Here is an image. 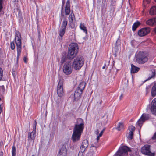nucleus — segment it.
<instances>
[{
	"mask_svg": "<svg viewBox=\"0 0 156 156\" xmlns=\"http://www.w3.org/2000/svg\"><path fill=\"white\" fill-rule=\"evenodd\" d=\"M67 24V21L66 20H64L62 23L61 28L66 29V27Z\"/></svg>",
	"mask_w": 156,
	"mask_h": 156,
	"instance_id": "30",
	"label": "nucleus"
},
{
	"mask_svg": "<svg viewBox=\"0 0 156 156\" xmlns=\"http://www.w3.org/2000/svg\"><path fill=\"white\" fill-rule=\"evenodd\" d=\"M149 13L151 15H156V6L154 5L151 7Z\"/></svg>",
	"mask_w": 156,
	"mask_h": 156,
	"instance_id": "20",
	"label": "nucleus"
},
{
	"mask_svg": "<svg viewBox=\"0 0 156 156\" xmlns=\"http://www.w3.org/2000/svg\"><path fill=\"white\" fill-rule=\"evenodd\" d=\"M75 17V16L73 13V12L72 11V12L71 13V14L69 15V22L70 23V26L71 27H73V17Z\"/></svg>",
	"mask_w": 156,
	"mask_h": 156,
	"instance_id": "21",
	"label": "nucleus"
},
{
	"mask_svg": "<svg viewBox=\"0 0 156 156\" xmlns=\"http://www.w3.org/2000/svg\"><path fill=\"white\" fill-rule=\"evenodd\" d=\"M2 0H0V5H2Z\"/></svg>",
	"mask_w": 156,
	"mask_h": 156,
	"instance_id": "52",
	"label": "nucleus"
},
{
	"mask_svg": "<svg viewBox=\"0 0 156 156\" xmlns=\"http://www.w3.org/2000/svg\"><path fill=\"white\" fill-rule=\"evenodd\" d=\"M70 12V3L69 0L67 1L65 6V13L66 15L69 14Z\"/></svg>",
	"mask_w": 156,
	"mask_h": 156,
	"instance_id": "16",
	"label": "nucleus"
},
{
	"mask_svg": "<svg viewBox=\"0 0 156 156\" xmlns=\"http://www.w3.org/2000/svg\"><path fill=\"white\" fill-rule=\"evenodd\" d=\"M80 28L82 30H83L84 32L86 34L87 33V30L86 27L84 26L83 24L81 23L80 26Z\"/></svg>",
	"mask_w": 156,
	"mask_h": 156,
	"instance_id": "26",
	"label": "nucleus"
},
{
	"mask_svg": "<svg viewBox=\"0 0 156 156\" xmlns=\"http://www.w3.org/2000/svg\"><path fill=\"white\" fill-rule=\"evenodd\" d=\"M82 93V92L76 89L74 95V100L76 101L79 100L81 98Z\"/></svg>",
	"mask_w": 156,
	"mask_h": 156,
	"instance_id": "14",
	"label": "nucleus"
},
{
	"mask_svg": "<svg viewBox=\"0 0 156 156\" xmlns=\"http://www.w3.org/2000/svg\"><path fill=\"white\" fill-rule=\"evenodd\" d=\"M3 153H2V154H2V155H3Z\"/></svg>",
	"mask_w": 156,
	"mask_h": 156,
	"instance_id": "59",
	"label": "nucleus"
},
{
	"mask_svg": "<svg viewBox=\"0 0 156 156\" xmlns=\"http://www.w3.org/2000/svg\"><path fill=\"white\" fill-rule=\"evenodd\" d=\"M73 66L71 61L67 62L65 63L63 70L64 73L67 75L70 74L72 72Z\"/></svg>",
	"mask_w": 156,
	"mask_h": 156,
	"instance_id": "8",
	"label": "nucleus"
},
{
	"mask_svg": "<svg viewBox=\"0 0 156 156\" xmlns=\"http://www.w3.org/2000/svg\"><path fill=\"white\" fill-rule=\"evenodd\" d=\"M129 129L130 130V132H133L135 130V128L132 125L129 127Z\"/></svg>",
	"mask_w": 156,
	"mask_h": 156,
	"instance_id": "33",
	"label": "nucleus"
},
{
	"mask_svg": "<svg viewBox=\"0 0 156 156\" xmlns=\"http://www.w3.org/2000/svg\"><path fill=\"white\" fill-rule=\"evenodd\" d=\"M150 146L148 145H145L141 148V152L142 153L149 156H154V153L151 152L150 148Z\"/></svg>",
	"mask_w": 156,
	"mask_h": 156,
	"instance_id": "9",
	"label": "nucleus"
},
{
	"mask_svg": "<svg viewBox=\"0 0 156 156\" xmlns=\"http://www.w3.org/2000/svg\"><path fill=\"white\" fill-rule=\"evenodd\" d=\"M3 8L2 5H0V12H1Z\"/></svg>",
	"mask_w": 156,
	"mask_h": 156,
	"instance_id": "44",
	"label": "nucleus"
},
{
	"mask_svg": "<svg viewBox=\"0 0 156 156\" xmlns=\"http://www.w3.org/2000/svg\"><path fill=\"white\" fill-rule=\"evenodd\" d=\"M32 156H34V155H32Z\"/></svg>",
	"mask_w": 156,
	"mask_h": 156,
	"instance_id": "61",
	"label": "nucleus"
},
{
	"mask_svg": "<svg viewBox=\"0 0 156 156\" xmlns=\"http://www.w3.org/2000/svg\"><path fill=\"white\" fill-rule=\"evenodd\" d=\"M131 73H135L138 72L140 69V68L135 66L133 64H131Z\"/></svg>",
	"mask_w": 156,
	"mask_h": 156,
	"instance_id": "18",
	"label": "nucleus"
},
{
	"mask_svg": "<svg viewBox=\"0 0 156 156\" xmlns=\"http://www.w3.org/2000/svg\"><path fill=\"white\" fill-rule=\"evenodd\" d=\"M103 131H101L98 135V136H101L103 134Z\"/></svg>",
	"mask_w": 156,
	"mask_h": 156,
	"instance_id": "43",
	"label": "nucleus"
},
{
	"mask_svg": "<svg viewBox=\"0 0 156 156\" xmlns=\"http://www.w3.org/2000/svg\"><path fill=\"white\" fill-rule=\"evenodd\" d=\"M33 133L35 134L36 135V126H34L33 127V131L32 132Z\"/></svg>",
	"mask_w": 156,
	"mask_h": 156,
	"instance_id": "38",
	"label": "nucleus"
},
{
	"mask_svg": "<svg viewBox=\"0 0 156 156\" xmlns=\"http://www.w3.org/2000/svg\"><path fill=\"white\" fill-rule=\"evenodd\" d=\"M123 97V95L122 94H121V96H120V98H119V99L120 100H121L122 98Z\"/></svg>",
	"mask_w": 156,
	"mask_h": 156,
	"instance_id": "50",
	"label": "nucleus"
},
{
	"mask_svg": "<svg viewBox=\"0 0 156 156\" xmlns=\"http://www.w3.org/2000/svg\"><path fill=\"white\" fill-rule=\"evenodd\" d=\"M150 72L151 73L150 74V76L146 80H149L151 78L154 77L155 76V73L154 70H151Z\"/></svg>",
	"mask_w": 156,
	"mask_h": 156,
	"instance_id": "23",
	"label": "nucleus"
},
{
	"mask_svg": "<svg viewBox=\"0 0 156 156\" xmlns=\"http://www.w3.org/2000/svg\"><path fill=\"white\" fill-rule=\"evenodd\" d=\"M65 0H62V10H61V14H62V9L63 8V6H64V3H65Z\"/></svg>",
	"mask_w": 156,
	"mask_h": 156,
	"instance_id": "36",
	"label": "nucleus"
},
{
	"mask_svg": "<svg viewBox=\"0 0 156 156\" xmlns=\"http://www.w3.org/2000/svg\"><path fill=\"white\" fill-rule=\"evenodd\" d=\"M155 0V1L156 2V0Z\"/></svg>",
	"mask_w": 156,
	"mask_h": 156,
	"instance_id": "60",
	"label": "nucleus"
},
{
	"mask_svg": "<svg viewBox=\"0 0 156 156\" xmlns=\"http://www.w3.org/2000/svg\"><path fill=\"white\" fill-rule=\"evenodd\" d=\"M93 147H95V149H96V147L94 146V145L93 144L91 145V148Z\"/></svg>",
	"mask_w": 156,
	"mask_h": 156,
	"instance_id": "47",
	"label": "nucleus"
},
{
	"mask_svg": "<svg viewBox=\"0 0 156 156\" xmlns=\"http://www.w3.org/2000/svg\"><path fill=\"white\" fill-rule=\"evenodd\" d=\"M102 102V100L101 99L100 100V101H99L97 102V103H98L100 105H101Z\"/></svg>",
	"mask_w": 156,
	"mask_h": 156,
	"instance_id": "42",
	"label": "nucleus"
},
{
	"mask_svg": "<svg viewBox=\"0 0 156 156\" xmlns=\"http://www.w3.org/2000/svg\"><path fill=\"white\" fill-rule=\"evenodd\" d=\"M84 59L81 56H78L74 59L72 65L74 69L78 70L83 66L84 64Z\"/></svg>",
	"mask_w": 156,
	"mask_h": 156,
	"instance_id": "4",
	"label": "nucleus"
},
{
	"mask_svg": "<svg viewBox=\"0 0 156 156\" xmlns=\"http://www.w3.org/2000/svg\"><path fill=\"white\" fill-rule=\"evenodd\" d=\"M99 129H98L96 130L95 131V133L97 135H98L99 133Z\"/></svg>",
	"mask_w": 156,
	"mask_h": 156,
	"instance_id": "41",
	"label": "nucleus"
},
{
	"mask_svg": "<svg viewBox=\"0 0 156 156\" xmlns=\"http://www.w3.org/2000/svg\"><path fill=\"white\" fill-rule=\"evenodd\" d=\"M3 153H2V154H2V155H3Z\"/></svg>",
	"mask_w": 156,
	"mask_h": 156,
	"instance_id": "58",
	"label": "nucleus"
},
{
	"mask_svg": "<svg viewBox=\"0 0 156 156\" xmlns=\"http://www.w3.org/2000/svg\"><path fill=\"white\" fill-rule=\"evenodd\" d=\"M15 41L16 44L17 51V62H18L21 51V37L20 33L18 31L15 32Z\"/></svg>",
	"mask_w": 156,
	"mask_h": 156,
	"instance_id": "3",
	"label": "nucleus"
},
{
	"mask_svg": "<svg viewBox=\"0 0 156 156\" xmlns=\"http://www.w3.org/2000/svg\"><path fill=\"white\" fill-rule=\"evenodd\" d=\"M78 46L77 44L75 43H71L69 47L67 55L69 59H73L77 55L78 51Z\"/></svg>",
	"mask_w": 156,
	"mask_h": 156,
	"instance_id": "2",
	"label": "nucleus"
},
{
	"mask_svg": "<svg viewBox=\"0 0 156 156\" xmlns=\"http://www.w3.org/2000/svg\"><path fill=\"white\" fill-rule=\"evenodd\" d=\"M0 90H2V91L4 92L5 91L4 87L3 86H1L0 87Z\"/></svg>",
	"mask_w": 156,
	"mask_h": 156,
	"instance_id": "39",
	"label": "nucleus"
},
{
	"mask_svg": "<svg viewBox=\"0 0 156 156\" xmlns=\"http://www.w3.org/2000/svg\"><path fill=\"white\" fill-rule=\"evenodd\" d=\"M124 128V125L123 123L120 122L119 123L118 126L116 128L119 131H120Z\"/></svg>",
	"mask_w": 156,
	"mask_h": 156,
	"instance_id": "28",
	"label": "nucleus"
},
{
	"mask_svg": "<svg viewBox=\"0 0 156 156\" xmlns=\"http://www.w3.org/2000/svg\"><path fill=\"white\" fill-rule=\"evenodd\" d=\"M11 45V48L12 50L14 49L15 48V45L14 43L13 42H12L10 44Z\"/></svg>",
	"mask_w": 156,
	"mask_h": 156,
	"instance_id": "34",
	"label": "nucleus"
},
{
	"mask_svg": "<svg viewBox=\"0 0 156 156\" xmlns=\"http://www.w3.org/2000/svg\"><path fill=\"white\" fill-rule=\"evenodd\" d=\"M152 103L153 105L151 106V112L153 114L156 115V98L152 100Z\"/></svg>",
	"mask_w": 156,
	"mask_h": 156,
	"instance_id": "15",
	"label": "nucleus"
},
{
	"mask_svg": "<svg viewBox=\"0 0 156 156\" xmlns=\"http://www.w3.org/2000/svg\"><path fill=\"white\" fill-rule=\"evenodd\" d=\"M100 136H98L97 138V141H98L99 140V138H100Z\"/></svg>",
	"mask_w": 156,
	"mask_h": 156,
	"instance_id": "48",
	"label": "nucleus"
},
{
	"mask_svg": "<svg viewBox=\"0 0 156 156\" xmlns=\"http://www.w3.org/2000/svg\"><path fill=\"white\" fill-rule=\"evenodd\" d=\"M27 58L26 57H24L23 59V60L24 61V62L26 63H27V61H26Z\"/></svg>",
	"mask_w": 156,
	"mask_h": 156,
	"instance_id": "45",
	"label": "nucleus"
},
{
	"mask_svg": "<svg viewBox=\"0 0 156 156\" xmlns=\"http://www.w3.org/2000/svg\"><path fill=\"white\" fill-rule=\"evenodd\" d=\"M66 148L65 147L63 146L59 150L57 156H66Z\"/></svg>",
	"mask_w": 156,
	"mask_h": 156,
	"instance_id": "13",
	"label": "nucleus"
},
{
	"mask_svg": "<svg viewBox=\"0 0 156 156\" xmlns=\"http://www.w3.org/2000/svg\"><path fill=\"white\" fill-rule=\"evenodd\" d=\"M65 30L66 29L60 28L59 32V35L60 37H62L64 35L65 32Z\"/></svg>",
	"mask_w": 156,
	"mask_h": 156,
	"instance_id": "27",
	"label": "nucleus"
},
{
	"mask_svg": "<svg viewBox=\"0 0 156 156\" xmlns=\"http://www.w3.org/2000/svg\"><path fill=\"white\" fill-rule=\"evenodd\" d=\"M130 148L126 146L120 147L115 154V156H125L127 155L128 151H131Z\"/></svg>",
	"mask_w": 156,
	"mask_h": 156,
	"instance_id": "6",
	"label": "nucleus"
},
{
	"mask_svg": "<svg viewBox=\"0 0 156 156\" xmlns=\"http://www.w3.org/2000/svg\"><path fill=\"white\" fill-rule=\"evenodd\" d=\"M129 135L128 138L130 140H131L133 139V132H129Z\"/></svg>",
	"mask_w": 156,
	"mask_h": 156,
	"instance_id": "32",
	"label": "nucleus"
},
{
	"mask_svg": "<svg viewBox=\"0 0 156 156\" xmlns=\"http://www.w3.org/2000/svg\"><path fill=\"white\" fill-rule=\"evenodd\" d=\"M154 31L155 33H156V27L154 29Z\"/></svg>",
	"mask_w": 156,
	"mask_h": 156,
	"instance_id": "54",
	"label": "nucleus"
},
{
	"mask_svg": "<svg viewBox=\"0 0 156 156\" xmlns=\"http://www.w3.org/2000/svg\"><path fill=\"white\" fill-rule=\"evenodd\" d=\"M105 128H104V129H103V130H102L101 131H103V132H104V131H105Z\"/></svg>",
	"mask_w": 156,
	"mask_h": 156,
	"instance_id": "56",
	"label": "nucleus"
},
{
	"mask_svg": "<svg viewBox=\"0 0 156 156\" xmlns=\"http://www.w3.org/2000/svg\"><path fill=\"white\" fill-rule=\"evenodd\" d=\"M119 41H120V40L119 39H118L116 41V45H118V44H117V42H119Z\"/></svg>",
	"mask_w": 156,
	"mask_h": 156,
	"instance_id": "46",
	"label": "nucleus"
},
{
	"mask_svg": "<svg viewBox=\"0 0 156 156\" xmlns=\"http://www.w3.org/2000/svg\"><path fill=\"white\" fill-rule=\"evenodd\" d=\"M11 0L13 2H16L17 1V0Z\"/></svg>",
	"mask_w": 156,
	"mask_h": 156,
	"instance_id": "51",
	"label": "nucleus"
},
{
	"mask_svg": "<svg viewBox=\"0 0 156 156\" xmlns=\"http://www.w3.org/2000/svg\"><path fill=\"white\" fill-rule=\"evenodd\" d=\"M104 68H105V66H104L102 67V69H104Z\"/></svg>",
	"mask_w": 156,
	"mask_h": 156,
	"instance_id": "57",
	"label": "nucleus"
},
{
	"mask_svg": "<svg viewBox=\"0 0 156 156\" xmlns=\"http://www.w3.org/2000/svg\"><path fill=\"white\" fill-rule=\"evenodd\" d=\"M116 0H111V5L112 6H115V4Z\"/></svg>",
	"mask_w": 156,
	"mask_h": 156,
	"instance_id": "37",
	"label": "nucleus"
},
{
	"mask_svg": "<svg viewBox=\"0 0 156 156\" xmlns=\"http://www.w3.org/2000/svg\"><path fill=\"white\" fill-rule=\"evenodd\" d=\"M151 93L152 96H154L156 95V82L152 87Z\"/></svg>",
	"mask_w": 156,
	"mask_h": 156,
	"instance_id": "22",
	"label": "nucleus"
},
{
	"mask_svg": "<svg viewBox=\"0 0 156 156\" xmlns=\"http://www.w3.org/2000/svg\"><path fill=\"white\" fill-rule=\"evenodd\" d=\"M146 23L151 26L156 25V18L155 17L149 19L146 21Z\"/></svg>",
	"mask_w": 156,
	"mask_h": 156,
	"instance_id": "17",
	"label": "nucleus"
},
{
	"mask_svg": "<svg viewBox=\"0 0 156 156\" xmlns=\"http://www.w3.org/2000/svg\"><path fill=\"white\" fill-rule=\"evenodd\" d=\"M3 72L2 69L0 68V80H1L3 76Z\"/></svg>",
	"mask_w": 156,
	"mask_h": 156,
	"instance_id": "35",
	"label": "nucleus"
},
{
	"mask_svg": "<svg viewBox=\"0 0 156 156\" xmlns=\"http://www.w3.org/2000/svg\"><path fill=\"white\" fill-rule=\"evenodd\" d=\"M140 25V23L139 22L137 21L136 22H135L133 25L132 30L133 31H135Z\"/></svg>",
	"mask_w": 156,
	"mask_h": 156,
	"instance_id": "24",
	"label": "nucleus"
},
{
	"mask_svg": "<svg viewBox=\"0 0 156 156\" xmlns=\"http://www.w3.org/2000/svg\"><path fill=\"white\" fill-rule=\"evenodd\" d=\"M84 128V122L81 118H78L74 125L72 136V139L74 143L78 141Z\"/></svg>",
	"mask_w": 156,
	"mask_h": 156,
	"instance_id": "1",
	"label": "nucleus"
},
{
	"mask_svg": "<svg viewBox=\"0 0 156 156\" xmlns=\"http://www.w3.org/2000/svg\"><path fill=\"white\" fill-rule=\"evenodd\" d=\"M89 145L88 141L87 140H84L83 141L81 146L80 151L83 153L86 149L87 147Z\"/></svg>",
	"mask_w": 156,
	"mask_h": 156,
	"instance_id": "12",
	"label": "nucleus"
},
{
	"mask_svg": "<svg viewBox=\"0 0 156 156\" xmlns=\"http://www.w3.org/2000/svg\"><path fill=\"white\" fill-rule=\"evenodd\" d=\"M86 83L84 82H81L79 85L77 89L83 92L85 88Z\"/></svg>",
	"mask_w": 156,
	"mask_h": 156,
	"instance_id": "19",
	"label": "nucleus"
},
{
	"mask_svg": "<svg viewBox=\"0 0 156 156\" xmlns=\"http://www.w3.org/2000/svg\"><path fill=\"white\" fill-rule=\"evenodd\" d=\"M1 100V98H0V100Z\"/></svg>",
	"mask_w": 156,
	"mask_h": 156,
	"instance_id": "62",
	"label": "nucleus"
},
{
	"mask_svg": "<svg viewBox=\"0 0 156 156\" xmlns=\"http://www.w3.org/2000/svg\"><path fill=\"white\" fill-rule=\"evenodd\" d=\"M63 79L61 77L58 78V83L57 87V91L58 96L61 97L63 96L64 94L63 88Z\"/></svg>",
	"mask_w": 156,
	"mask_h": 156,
	"instance_id": "7",
	"label": "nucleus"
},
{
	"mask_svg": "<svg viewBox=\"0 0 156 156\" xmlns=\"http://www.w3.org/2000/svg\"><path fill=\"white\" fill-rule=\"evenodd\" d=\"M97 126H100V127H101V124H100V123H99L97 125Z\"/></svg>",
	"mask_w": 156,
	"mask_h": 156,
	"instance_id": "55",
	"label": "nucleus"
},
{
	"mask_svg": "<svg viewBox=\"0 0 156 156\" xmlns=\"http://www.w3.org/2000/svg\"><path fill=\"white\" fill-rule=\"evenodd\" d=\"M150 31L149 27H145L140 29L138 31V34L139 36L143 37L148 34Z\"/></svg>",
	"mask_w": 156,
	"mask_h": 156,
	"instance_id": "11",
	"label": "nucleus"
},
{
	"mask_svg": "<svg viewBox=\"0 0 156 156\" xmlns=\"http://www.w3.org/2000/svg\"><path fill=\"white\" fill-rule=\"evenodd\" d=\"M36 136V135L34 133L31 132V133H29L28 134V140H34Z\"/></svg>",
	"mask_w": 156,
	"mask_h": 156,
	"instance_id": "25",
	"label": "nucleus"
},
{
	"mask_svg": "<svg viewBox=\"0 0 156 156\" xmlns=\"http://www.w3.org/2000/svg\"><path fill=\"white\" fill-rule=\"evenodd\" d=\"M136 59L137 63L139 64H143L146 62L148 59L145 52L140 51L137 54Z\"/></svg>",
	"mask_w": 156,
	"mask_h": 156,
	"instance_id": "5",
	"label": "nucleus"
},
{
	"mask_svg": "<svg viewBox=\"0 0 156 156\" xmlns=\"http://www.w3.org/2000/svg\"><path fill=\"white\" fill-rule=\"evenodd\" d=\"M150 115L148 114H143L137 122L138 125L141 128L143 122L150 117Z\"/></svg>",
	"mask_w": 156,
	"mask_h": 156,
	"instance_id": "10",
	"label": "nucleus"
},
{
	"mask_svg": "<svg viewBox=\"0 0 156 156\" xmlns=\"http://www.w3.org/2000/svg\"><path fill=\"white\" fill-rule=\"evenodd\" d=\"M16 149L15 147L14 146H13L12 147V156H16Z\"/></svg>",
	"mask_w": 156,
	"mask_h": 156,
	"instance_id": "31",
	"label": "nucleus"
},
{
	"mask_svg": "<svg viewBox=\"0 0 156 156\" xmlns=\"http://www.w3.org/2000/svg\"><path fill=\"white\" fill-rule=\"evenodd\" d=\"M67 57L66 55L64 54V55H63V56L61 58V62L62 64H63L66 61V59H67Z\"/></svg>",
	"mask_w": 156,
	"mask_h": 156,
	"instance_id": "29",
	"label": "nucleus"
},
{
	"mask_svg": "<svg viewBox=\"0 0 156 156\" xmlns=\"http://www.w3.org/2000/svg\"><path fill=\"white\" fill-rule=\"evenodd\" d=\"M35 124H34V126H36V125H37V122L36 121H35Z\"/></svg>",
	"mask_w": 156,
	"mask_h": 156,
	"instance_id": "53",
	"label": "nucleus"
},
{
	"mask_svg": "<svg viewBox=\"0 0 156 156\" xmlns=\"http://www.w3.org/2000/svg\"><path fill=\"white\" fill-rule=\"evenodd\" d=\"M152 139L153 140L156 139V132L154 134V136L152 137Z\"/></svg>",
	"mask_w": 156,
	"mask_h": 156,
	"instance_id": "40",
	"label": "nucleus"
},
{
	"mask_svg": "<svg viewBox=\"0 0 156 156\" xmlns=\"http://www.w3.org/2000/svg\"><path fill=\"white\" fill-rule=\"evenodd\" d=\"M1 112H2V108H1V105H0V114L1 113Z\"/></svg>",
	"mask_w": 156,
	"mask_h": 156,
	"instance_id": "49",
	"label": "nucleus"
}]
</instances>
